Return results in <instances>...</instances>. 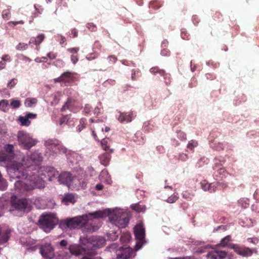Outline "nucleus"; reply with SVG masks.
<instances>
[{"label": "nucleus", "instance_id": "nucleus-1", "mask_svg": "<svg viewBox=\"0 0 259 259\" xmlns=\"http://www.w3.org/2000/svg\"><path fill=\"white\" fill-rule=\"evenodd\" d=\"M42 160L41 154L35 151L23 157L21 163L14 162L15 175L21 179L15 183L16 190L23 193L36 188H43L46 180L52 181L58 178L59 172L54 168L39 167Z\"/></svg>", "mask_w": 259, "mask_h": 259}, {"label": "nucleus", "instance_id": "nucleus-2", "mask_svg": "<svg viewBox=\"0 0 259 259\" xmlns=\"http://www.w3.org/2000/svg\"><path fill=\"white\" fill-rule=\"evenodd\" d=\"M88 216L93 217L94 218H102L105 216V213L102 211L99 210L92 213H89L85 216L68 218L61 220L59 222V226L63 230L74 229L79 225H84L86 222H83V219L85 218V221Z\"/></svg>", "mask_w": 259, "mask_h": 259}, {"label": "nucleus", "instance_id": "nucleus-3", "mask_svg": "<svg viewBox=\"0 0 259 259\" xmlns=\"http://www.w3.org/2000/svg\"><path fill=\"white\" fill-rule=\"evenodd\" d=\"M110 222L119 228H125L129 222L128 214L121 209H116L109 217Z\"/></svg>", "mask_w": 259, "mask_h": 259}, {"label": "nucleus", "instance_id": "nucleus-4", "mask_svg": "<svg viewBox=\"0 0 259 259\" xmlns=\"http://www.w3.org/2000/svg\"><path fill=\"white\" fill-rule=\"evenodd\" d=\"M57 224L55 215L52 213L42 214L39 218L38 225L46 232L52 230Z\"/></svg>", "mask_w": 259, "mask_h": 259}, {"label": "nucleus", "instance_id": "nucleus-5", "mask_svg": "<svg viewBox=\"0 0 259 259\" xmlns=\"http://www.w3.org/2000/svg\"><path fill=\"white\" fill-rule=\"evenodd\" d=\"M105 242L104 238L98 236L87 237L82 240V244L86 245L87 248L91 250H95L103 247Z\"/></svg>", "mask_w": 259, "mask_h": 259}, {"label": "nucleus", "instance_id": "nucleus-6", "mask_svg": "<svg viewBox=\"0 0 259 259\" xmlns=\"http://www.w3.org/2000/svg\"><path fill=\"white\" fill-rule=\"evenodd\" d=\"M19 144L24 149L28 150L36 145L37 141L25 131H20L17 134Z\"/></svg>", "mask_w": 259, "mask_h": 259}, {"label": "nucleus", "instance_id": "nucleus-7", "mask_svg": "<svg viewBox=\"0 0 259 259\" xmlns=\"http://www.w3.org/2000/svg\"><path fill=\"white\" fill-rule=\"evenodd\" d=\"M40 252L44 257L51 259L55 255L54 249L50 243H46L40 247Z\"/></svg>", "mask_w": 259, "mask_h": 259}, {"label": "nucleus", "instance_id": "nucleus-8", "mask_svg": "<svg viewBox=\"0 0 259 259\" xmlns=\"http://www.w3.org/2000/svg\"><path fill=\"white\" fill-rule=\"evenodd\" d=\"M230 247L238 254L244 257L251 256V248L245 246H241L238 244H231Z\"/></svg>", "mask_w": 259, "mask_h": 259}, {"label": "nucleus", "instance_id": "nucleus-9", "mask_svg": "<svg viewBox=\"0 0 259 259\" xmlns=\"http://www.w3.org/2000/svg\"><path fill=\"white\" fill-rule=\"evenodd\" d=\"M11 203L15 209L19 210H24L28 206V201L26 199H17L16 196L12 197Z\"/></svg>", "mask_w": 259, "mask_h": 259}, {"label": "nucleus", "instance_id": "nucleus-10", "mask_svg": "<svg viewBox=\"0 0 259 259\" xmlns=\"http://www.w3.org/2000/svg\"><path fill=\"white\" fill-rule=\"evenodd\" d=\"M73 73L66 71L63 73L60 76L54 79V82H63L65 84L71 83L74 81Z\"/></svg>", "mask_w": 259, "mask_h": 259}, {"label": "nucleus", "instance_id": "nucleus-11", "mask_svg": "<svg viewBox=\"0 0 259 259\" xmlns=\"http://www.w3.org/2000/svg\"><path fill=\"white\" fill-rule=\"evenodd\" d=\"M73 180L72 174L70 172L64 171L58 176V181L61 184L69 186Z\"/></svg>", "mask_w": 259, "mask_h": 259}, {"label": "nucleus", "instance_id": "nucleus-12", "mask_svg": "<svg viewBox=\"0 0 259 259\" xmlns=\"http://www.w3.org/2000/svg\"><path fill=\"white\" fill-rule=\"evenodd\" d=\"M134 253V251L132 248L126 247L122 248L117 253V259H130L132 257Z\"/></svg>", "mask_w": 259, "mask_h": 259}, {"label": "nucleus", "instance_id": "nucleus-13", "mask_svg": "<svg viewBox=\"0 0 259 259\" xmlns=\"http://www.w3.org/2000/svg\"><path fill=\"white\" fill-rule=\"evenodd\" d=\"M37 116L36 114L30 112H26L25 116H20L19 120L22 126H29L30 124V119H35Z\"/></svg>", "mask_w": 259, "mask_h": 259}, {"label": "nucleus", "instance_id": "nucleus-14", "mask_svg": "<svg viewBox=\"0 0 259 259\" xmlns=\"http://www.w3.org/2000/svg\"><path fill=\"white\" fill-rule=\"evenodd\" d=\"M134 234L137 240L139 241V243L142 242L145 236V230L141 224H139L135 228Z\"/></svg>", "mask_w": 259, "mask_h": 259}, {"label": "nucleus", "instance_id": "nucleus-15", "mask_svg": "<svg viewBox=\"0 0 259 259\" xmlns=\"http://www.w3.org/2000/svg\"><path fill=\"white\" fill-rule=\"evenodd\" d=\"M227 252L222 250H213L207 254L208 259H224L227 256Z\"/></svg>", "mask_w": 259, "mask_h": 259}, {"label": "nucleus", "instance_id": "nucleus-16", "mask_svg": "<svg viewBox=\"0 0 259 259\" xmlns=\"http://www.w3.org/2000/svg\"><path fill=\"white\" fill-rule=\"evenodd\" d=\"M104 124L101 120H97L95 124L91 125V128L92 131V135L94 137L95 140H98L97 136L96 134V131L101 132L102 133L104 130Z\"/></svg>", "mask_w": 259, "mask_h": 259}, {"label": "nucleus", "instance_id": "nucleus-17", "mask_svg": "<svg viewBox=\"0 0 259 259\" xmlns=\"http://www.w3.org/2000/svg\"><path fill=\"white\" fill-rule=\"evenodd\" d=\"M45 145L48 149L56 153L59 151L61 147V145L57 140H49L46 141Z\"/></svg>", "mask_w": 259, "mask_h": 259}, {"label": "nucleus", "instance_id": "nucleus-18", "mask_svg": "<svg viewBox=\"0 0 259 259\" xmlns=\"http://www.w3.org/2000/svg\"><path fill=\"white\" fill-rule=\"evenodd\" d=\"M70 252L74 255L78 256L85 252V249L79 244H72L69 246Z\"/></svg>", "mask_w": 259, "mask_h": 259}, {"label": "nucleus", "instance_id": "nucleus-19", "mask_svg": "<svg viewBox=\"0 0 259 259\" xmlns=\"http://www.w3.org/2000/svg\"><path fill=\"white\" fill-rule=\"evenodd\" d=\"M45 38L44 34H39L36 37H32L30 38L29 44H34L36 46V49L37 51L39 50V45L44 41Z\"/></svg>", "mask_w": 259, "mask_h": 259}, {"label": "nucleus", "instance_id": "nucleus-20", "mask_svg": "<svg viewBox=\"0 0 259 259\" xmlns=\"http://www.w3.org/2000/svg\"><path fill=\"white\" fill-rule=\"evenodd\" d=\"M10 233V229L3 230L0 228V244H3L8 241Z\"/></svg>", "mask_w": 259, "mask_h": 259}, {"label": "nucleus", "instance_id": "nucleus-21", "mask_svg": "<svg viewBox=\"0 0 259 259\" xmlns=\"http://www.w3.org/2000/svg\"><path fill=\"white\" fill-rule=\"evenodd\" d=\"M110 153H104L100 155L99 157L100 163L104 165L107 166L109 164L111 158Z\"/></svg>", "mask_w": 259, "mask_h": 259}, {"label": "nucleus", "instance_id": "nucleus-22", "mask_svg": "<svg viewBox=\"0 0 259 259\" xmlns=\"http://www.w3.org/2000/svg\"><path fill=\"white\" fill-rule=\"evenodd\" d=\"M75 102L74 99L68 98L61 108V111L64 112L67 109L71 110L72 107L75 105Z\"/></svg>", "mask_w": 259, "mask_h": 259}, {"label": "nucleus", "instance_id": "nucleus-23", "mask_svg": "<svg viewBox=\"0 0 259 259\" xmlns=\"http://www.w3.org/2000/svg\"><path fill=\"white\" fill-rule=\"evenodd\" d=\"M62 202L66 205L69 203H74L75 202L74 195L72 193L66 194L62 198Z\"/></svg>", "mask_w": 259, "mask_h": 259}, {"label": "nucleus", "instance_id": "nucleus-24", "mask_svg": "<svg viewBox=\"0 0 259 259\" xmlns=\"http://www.w3.org/2000/svg\"><path fill=\"white\" fill-rule=\"evenodd\" d=\"M132 116L133 112H131V113L128 114L124 112L120 113L118 119V120L121 123H123L124 122H130L132 120Z\"/></svg>", "mask_w": 259, "mask_h": 259}, {"label": "nucleus", "instance_id": "nucleus-25", "mask_svg": "<svg viewBox=\"0 0 259 259\" xmlns=\"http://www.w3.org/2000/svg\"><path fill=\"white\" fill-rule=\"evenodd\" d=\"M4 149L5 151L9 154L8 155L11 156L12 159L14 155V147L13 145L12 144H6L5 145Z\"/></svg>", "mask_w": 259, "mask_h": 259}, {"label": "nucleus", "instance_id": "nucleus-26", "mask_svg": "<svg viewBox=\"0 0 259 259\" xmlns=\"http://www.w3.org/2000/svg\"><path fill=\"white\" fill-rule=\"evenodd\" d=\"M150 72L153 74L158 73L161 76H164L165 74V71L163 69L159 68L158 67H152L150 69Z\"/></svg>", "mask_w": 259, "mask_h": 259}, {"label": "nucleus", "instance_id": "nucleus-27", "mask_svg": "<svg viewBox=\"0 0 259 259\" xmlns=\"http://www.w3.org/2000/svg\"><path fill=\"white\" fill-rule=\"evenodd\" d=\"M9 101L7 100H2L0 101V109L6 112L9 110Z\"/></svg>", "mask_w": 259, "mask_h": 259}, {"label": "nucleus", "instance_id": "nucleus-28", "mask_svg": "<svg viewBox=\"0 0 259 259\" xmlns=\"http://www.w3.org/2000/svg\"><path fill=\"white\" fill-rule=\"evenodd\" d=\"M37 102V100L36 98H27L24 102V105L26 107H31L33 105H35Z\"/></svg>", "mask_w": 259, "mask_h": 259}, {"label": "nucleus", "instance_id": "nucleus-29", "mask_svg": "<svg viewBox=\"0 0 259 259\" xmlns=\"http://www.w3.org/2000/svg\"><path fill=\"white\" fill-rule=\"evenodd\" d=\"M198 146V142L194 140H191L189 141L187 145V148L191 151H193L194 148Z\"/></svg>", "mask_w": 259, "mask_h": 259}, {"label": "nucleus", "instance_id": "nucleus-30", "mask_svg": "<svg viewBox=\"0 0 259 259\" xmlns=\"http://www.w3.org/2000/svg\"><path fill=\"white\" fill-rule=\"evenodd\" d=\"M12 160V158L11 156H9L8 154L4 153H0V161L6 162V161H11Z\"/></svg>", "mask_w": 259, "mask_h": 259}, {"label": "nucleus", "instance_id": "nucleus-31", "mask_svg": "<svg viewBox=\"0 0 259 259\" xmlns=\"http://www.w3.org/2000/svg\"><path fill=\"white\" fill-rule=\"evenodd\" d=\"M107 140L105 139H104L101 141V145L102 147V148L105 151H108L109 150L110 153H112L113 152L112 149H109V146L107 145Z\"/></svg>", "mask_w": 259, "mask_h": 259}, {"label": "nucleus", "instance_id": "nucleus-32", "mask_svg": "<svg viewBox=\"0 0 259 259\" xmlns=\"http://www.w3.org/2000/svg\"><path fill=\"white\" fill-rule=\"evenodd\" d=\"M220 182H217L215 183L209 184V189L208 191L210 192H214L215 191L217 188L220 185Z\"/></svg>", "mask_w": 259, "mask_h": 259}, {"label": "nucleus", "instance_id": "nucleus-33", "mask_svg": "<svg viewBox=\"0 0 259 259\" xmlns=\"http://www.w3.org/2000/svg\"><path fill=\"white\" fill-rule=\"evenodd\" d=\"M10 105L13 109L18 108L20 106L21 102L19 100L13 99L12 100Z\"/></svg>", "mask_w": 259, "mask_h": 259}, {"label": "nucleus", "instance_id": "nucleus-34", "mask_svg": "<svg viewBox=\"0 0 259 259\" xmlns=\"http://www.w3.org/2000/svg\"><path fill=\"white\" fill-rule=\"evenodd\" d=\"M8 185L6 181L3 178H0V190H5L7 188Z\"/></svg>", "mask_w": 259, "mask_h": 259}, {"label": "nucleus", "instance_id": "nucleus-35", "mask_svg": "<svg viewBox=\"0 0 259 259\" xmlns=\"http://www.w3.org/2000/svg\"><path fill=\"white\" fill-rule=\"evenodd\" d=\"M140 72L139 70H132L131 78L133 80H136L140 76Z\"/></svg>", "mask_w": 259, "mask_h": 259}, {"label": "nucleus", "instance_id": "nucleus-36", "mask_svg": "<svg viewBox=\"0 0 259 259\" xmlns=\"http://www.w3.org/2000/svg\"><path fill=\"white\" fill-rule=\"evenodd\" d=\"M231 241L230 236H227L225 238L222 239L220 245L222 246H226L227 245L229 241Z\"/></svg>", "mask_w": 259, "mask_h": 259}, {"label": "nucleus", "instance_id": "nucleus-37", "mask_svg": "<svg viewBox=\"0 0 259 259\" xmlns=\"http://www.w3.org/2000/svg\"><path fill=\"white\" fill-rule=\"evenodd\" d=\"M132 208L138 212H144L145 208L139 204H135L132 206Z\"/></svg>", "mask_w": 259, "mask_h": 259}, {"label": "nucleus", "instance_id": "nucleus-38", "mask_svg": "<svg viewBox=\"0 0 259 259\" xmlns=\"http://www.w3.org/2000/svg\"><path fill=\"white\" fill-rule=\"evenodd\" d=\"M2 17L4 19H9L11 17L10 9H7L3 10L2 12Z\"/></svg>", "mask_w": 259, "mask_h": 259}, {"label": "nucleus", "instance_id": "nucleus-39", "mask_svg": "<svg viewBox=\"0 0 259 259\" xmlns=\"http://www.w3.org/2000/svg\"><path fill=\"white\" fill-rule=\"evenodd\" d=\"M178 195V193H174L172 195L170 196L167 198V201L168 203H173L175 202L178 199L179 197Z\"/></svg>", "mask_w": 259, "mask_h": 259}, {"label": "nucleus", "instance_id": "nucleus-40", "mask_svg": "<svg viewBox=\"0 0 259 259\" xmlns=\"http://www.w3.org/2000/svg\"><path fill=\"white\" fill-rule=\"evenodd\" d=\"M178 135V138L180 139L181 141L186 140V134L182 131H179L177 133Z\"/></svg>", "mask_w": 259, "mask_h": 259}, {"label": "nucleus", "instance_id": "nucleus-41", "mask_svg": "<svg viewBox=\"0 0 259 259\" xmlns=\"http://www.w3.org/2000/svg\"><path fill=\"white\" fill-rule=\"evenodd\" d=\"M27 44L24 43H19L16 47L18 51L25 50L27 48Z\"/></svg>", "mask_w": 259, "mask_h": 259}, {"label": "nucleus", "instance_id": "nucleus-42", "mask_svg": "<svg viewBox=\"0 0 259 259\" xmlns=\"http://www.w3.org/2000/svg\"><path fill=\"white\" fill-rule=\"evenodd\" d=\"M87 27L92 31H95L97 30V26L93 23H88L87 24Z\"/></svg>", "mask_w": 259, "mask_h": 259}, {"label": "nucleus", "instance_id": "nucleus-43", "mask_svg": "<svg viewBox=\"0 0 259 259\" xmlns=\"http://www.w3.org/2000/svg\"><path fill=\"white\" fill-rule=\"evenodd\" d=\"M17 83V80L15 78L11 79L8 83V87L11 89L15 87Z\"/></svg>", "mask_w": 259, "mask_h": 259}, {"label": "nucleus", "instance_id": "nucleus-44", "mask_svg": "<svg viewBox=\"0 0 259 259\" xmlns=\"http://www.w3.org/2000/svg\"><path fill=\"white\" fill-rule=\"evenodd\" d=\"M201 188L204 191H208L209 184L205 181L201 182Z\"/></svg>", "mask_w": 259, "mask_h": 259}, {"label": "nucleus", "instance_id": "nucleus-45", "mask_svg": "<svg viewBox=\"0 0 259 259\" xmlns=\"http://www.w3.org/2000/svg\"><path fill=\"white\" fill-rule=\"evenodd\" d=\"M79 125H78L77 131L80 132L83 128L85 127L84 126V119H81L79 121Z\"/></svg>", "mask_w": 259, "mask_h": 259}, {"label": "nucleus", "instance_id": "nucleus-46", "mask_svg": "<svg viewBox=\"0 0 259 259\" xmlns=\"http://www.w3.org/2000/svg\"><path fill=\"white\" fill-rule=\"evenodd\" d=\"M91 109L92 107L90 104H85L83 112L85 114H88L91 112Z\"/></svg>", "mask_w": 259, "mask_h": 259}, {"label": "nucleus", "instance_id": "nucleus-47", "mask_svg": "<svg viewBox=\"0 0 259 259\" xmlns=\"http://www.w3.org/2000/svg\"><path fill=\"white\" fill-rule=\"evenodd\" d=\"M71 60L74 64H76L78 61V54H72L71 56Z\"/></svg>", "mask_w": 259, "mask_h": 259}, {"label": "nucleus", "instance_id": "nucleus-48", "mask_svg": "<svg viewBox=\"0 0 259 259\" xmlns=\"http://www.w3.org/2000/svg\"><path fill=\"white\" fill-rule=\"evenodd\" d=\"M79 48H72L67 49V51L72 54H77V53L79 51Z\"/></svg>", "mask_w": 259, "mask_h": 259}, {"label": "nucleus", "instance_id": "nucleus-49", "mask_svg": "<svg viewBox=\"0 0 259 259\" xmlns=\"http://www.w3.org/2000/svg\"><path fill=\"white\" fill-rule=\"evenodd\" d=\"M57 56V53H54L53 52H49L47 54V57H48L51 60H53L55 59Z\"/></svg>", "mask_w": 259, "mask_h": 259}, {"label": "nucleus", "instance_id": "nucleus-50", "mask_svg": "<svg viewBox=\"0 0 259 259\" xmlns=\"http://www.w3.org/2000/svg\"><path fill=\"white\" fill-rule=\"evenodd\" d=\"M247 241L249 243H252L253 244H256L258 242L259 239L256 237L248 238L247 239Z\"/></svg>", "mask_w": 259, "mask_h": 259}, {"label": "nucleus", "instance_id": "nucleus-51", "mask_svg": "<svg viewBox=\"0 0 259 259\" xmlns=\"http://www.w3.org/2000/svg\"><path fill=\"white\" fill-rule=\"evenodd\" d=\"M181 35L184 39H189L190 38V35L185 31H182Z\"/></svg>", "mask_w": 259, "mask_h": 259}, {"label": "nucleus", "instance_id": "nucleus-52", "mask_svg": "<svg viewBox=\"0 0 259 259\" xmlns=\"http://www.w3.org/2000/svg\"><path fill=\"white\" fill-rule=\"evenodd\" d=\"M108 59L109 61L112 64L115 63L117 60V58L115 55L109 56L108 57Z\"/></svg>", "mask_w": 259, "mask_h": 259}, {"label": "nucleus", "instance_id": "nucleus-53", "mask_svg": "<svg viewBox=\"0 0 259 259\" xmlns=\"http://www.w3.org/2000/svg\"><path fill=\"white\" fill-rule=\"evenodd\" d=\"M68 119H69V118H68V115L63 116V117L61 118V119L60 120V124H62L63 123H67V122L68 120Z\"/></svg>", "mask_w": 259, "mask_h": 259}, {"label": "nucleus", "instance_id": "nucleus-54", "mask_svg": "<svg viewBox=\"0 0 259 259\" xmlns=\"http://www.w3.org/2000/svg\"><path fill=\"white\" fill-rule=\"evenodd\" d=\"M60 245L62 247H65L68 245V242L66 240H62L59 243Z\"/></svg>", "mask_w": 259, "mask_h": 259}, {"label": "nucleus", "instance_id": "nucleus-55", "mask_svg": "<svg viewBox=\"0 0 259 259\" xmlns=\"http://www.w3.org/2000/svg\"><path fill=\"white\" fill-rule=\"evenodd\" d=\"M183 197L188 200H190L192 199L191 196L188 194L186 192L183 193Z\"/></svg>", "mask_w": 259, "mask_h": 259}, {"label": "nucleus", "instance_id": "nucleus-56", "mask_svg": "<svg viewBox=\"0 0 259 259\" xmlns=\"http://www.w3.org/2000/svg\"><path fill=\"white\" fill-rule=\"evenodd\" d=\"M100 112H101V108H99L98 107H96L95 108V109L94 110V113L95 115H96V116H98L100 113Z\"/></svg>", "mask_w": 259, "mask_h": 259}, {"label": "nucleus", "instance_id": "nucleus-57", "mask_svg": "<svg viewBox=\"0 0 259 259\" xmlns=\"http://www.w3.org/2000/svg\"><path fill=\"white\" fill-rule=\"evenodd\" d=\"M71 34L73 35V37H76L77 36L78 32L75 28H74L71 30Z\"/></svg>", "mask_w": 259, "mask_h": 259}, {"label": "nucleus", "instance_id": "nucleus-58", "mask_svg": "<svg viewBox=\"0 0 259 259\" xmlns=\"http://www.w3.org/2000/svg\"><path fill=\"white\" fill-rule=\"evenodd\" d=\"M2 60L4 61H10V57L9 55H5L2 57Z\"/></svg>", "mask_w": 259, "mask_h": 259}, {"label": "nucleus", "instance_id": "nucleus-59", "mask_svg": "<svg viewBox=\"0 0 259 259\" xmlns=\"http://www.w3.org/2000/svg\"><path fill=\"white\" fill-rule=\"evenodd\" d=\"M41 59H42V60H39V58H36L35 59V61L37 62H46L47 60V57H42L41 58Z\"/></svg>", "mask_w": 259, "mask_h": 259}, {"label": "nucleus", "instance_id": "nucleus-60", "mask_svg": "<svg viewBox=\"0 0 259 259\" xmlns=\"http://www.w3.org/2000/svg\"><path fill=\"white\" fill-rule=\"evenodd\" d=\"M113 234V236L112 237L109 236V238L110 239H111L112 241H114L117 238L118 235L116 234V232H114Z\"/></svg>", "mask_w": 259, "mask_h": 259}, {"label": "nucleus", "instance_id": "nucleus-61", "mask_svg": "<svg viewBox=\"0 0 259 259\" xmlns=\"http://www.w3.org/2000/svg\"><path fill=\"white\" fill-rule=\"evenodd\" d=\"M103 186L101 184H97L96 186V189L97 190H102L103 189Z\"/></svg>", "mask_w": 259, "mask_h": 259}, {"label": "nucleus", "instance_id": "nucleus-62", "mask_svg": "<svg viewBox=\"0 0 259 259\" xmlns=\"http://www.w3.org/2000/svg\"><path fill=\"white\" fill-rule=\"evenodd\" d=\"M197 19L198 18L196 16H193L192 20L195 25H196L199 23V21Z\"/></svg>", "mask_w": 259, "mask_h": 259}, {"label": "nucleus", "instance_id": "nucleus-63", "mask_svg": "<svg viewBox=\"0 0 259 259\" xmlns=\"http://www.w3.org/2000/svg\"><path fill=\"white\" fill-rule=\"evenodd\" d=\"M12 23L14 25H16L18 24H23L24 23V22L22 20H21V21H12Z\"/></svg>", "mask_w": 259, "mask_h": 259}, {"label": "nucleus", "instance_id": "nucleus-64", "mask_svg": "<svg viewBox=\"0 0 259 259\" xmlns=\"http://www.w3.org/2000/svg\"><path fill=\"white\" fill-rule=\"evenodd\" d=\"M6 66V63L0 62V70L4 69Z\"/></svg>", "mask_w": 259, "mask_h": 259}]
</instances>
